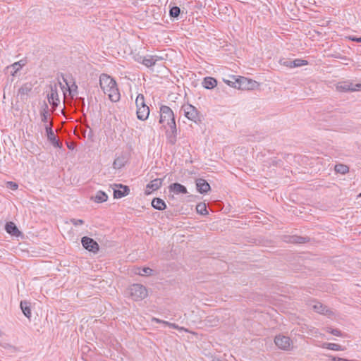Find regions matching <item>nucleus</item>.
I'll use <instances>...</instances> for the list:
<instances>
[{
    "label": "nucleus",
    "mask_w": 361,
    "mask_h": 361,
    "mask_svg": "<svg viewBox=\"0 0 361 361\" xmlns=\"http://www.w3.org/2000/svg\"><path fill=\"white\" fill-rule=\"evenodd\" d=\"M33 85L31 82L24 83L18 90L17 97L23 102L27 101L32 92Z\"/></svg>",
    "instance_id": "0eeeda50"
},
{
    "label": "nucleus",
    "mask_w": 361,
    "mask_h": 361,
    "mask_svg": "<svg viewBox=\"0 0 361 361\" xmlns=\"http://www.w3.org/2000/svg\"><path fill=\"white\" fill-rule=\"evenodd\" d=\"M26 64L25 60H20L18 62H15L13 64L8 66L6 68V71L10 73L12 76L15 77L17 73Z\"/></svg>",
    "instance_id": "9d476101"
},
{
    "label": "nucleus",
    "mask_w": 361,
    "mask_h": 361,
    "mask_svg": "<svg viewBox=\"0 0 361 361\" xmlns=\"http://www.w3.org/2000/svg\"><path fill=\"white\" fill-rule=\"evenodd\" d=\"M152 206L157 210H164L166 208L164 201L160 198H154L152 202Z\"/></svg>",
    "instance_id": "393cba45"
},
{
    "label": "nucleus",
    "mask_w": 361,
    "mask_h": 361,
    "mask_svg": "<svg viewBox=\"0 0 361 361\" xmlns=\"http://www.w3.org/2000/svg\"><path fill=\"white\" fill-rule=\"evenodd\" d=\"M81 243L84 248L92 252H97L99 250L98 243L92 238L85 236L82 238Z\"/></svg>",
    "instance_id": "6e6552de"
},
{
    "label": "nucleus",
    "mask_w": 361,
    "mask_h": 361,
    "mask_svg": "<svg viewBox=\"0 0 361 361\" xmlns=\"http://www.w3.org/2000/svg\"><path fill=\"white\" fill-rule=\"evenodd\" d=\"M135 104H136V107L137 109V108H140V107H143V106H146L147 105L145 104V97H144V95L142 94H139L135 99Z\"/></svg>",
    "instance_id": "c85d7f7f"
},
{
    "label": "nucleus",
    "mask_w": 361,
    "mask_h": 361,
    "mask_svg": "<svg viewBox=\"0 0 361 361\" xmlns=\"http://www.w3.org/2000/svg\"><path fill=\"white\" fill-rule=\"evenodd\" d=\"M169 189L170 192H172L176 195L186 194L188 192L186 188L178 183L171 184L169 187Z\"/></svg>",
    "instance_id": "4468645a"
},
{
    "label": "nucleus",
    "mask_w": 361,
    "mask_h": 361,
    "mask_svg": "<svg viewBox=\"0 0 361 361\" xmlns=\"http://www.w3.org/2000/svg\"><path fill=\"white\" fill-rule=\"evenodd\" d=\"M352 39L357 42H361V37L359 38H353Z\"/></svg>",
    "instance_id": "79ce46f5"
},
{
    "label": "nucleus",
    "mask_w": 361,
    "mask_h": 361,
    "mask_svg": "<svg viewBox=\"0 0 361 361\" xmlns=\"http://www.w3.org/2000/svg\"><path fill=\"white\" fill-rule=\"evenodd\" d=\"M307 64V61L302 59H295L293 61V68L300 67Z\"/></svg>",
    "instance_id": "c9c22d12"
},
{
    "label": "nucleus",
    "mask_w": 361,
    "mask_h": 361,
    "mask_svg": "<svg viewBox=\"0 0 361 361\" xmlns=\"http://www.w3.org/2000/svg\"><path fill=\"white\" fill-rule=\"evenodd\" d=\"M212 361H226L225 360H221V359H219V358H217V357H214Z\"/></svg>",
    "instance_id": "37998d69"
},
{
    "label": "nucleus",
    "mask_w": 361,
    "mask_h": 361,
    "mask_svg": "<svg viewBox=\"0 0 361 361\" xmlns=\"http://www.w3.org/2000/svg\"><path fill=\"white\" fill-rule=\"evenodd\" d=\"M20 306L24 315L26 317L30 318L31 317V310L29 305V302L27 301H21Z\"/></svg>",
    "instance_id": "bb28decb"
},
{
    "label": "nucleus",
    "mask_w": 361,
    "mask_h": 361,
    "mask_svg": "<svg viewBox=\"0 0 361 361\" xmlns=\"http://www.w3.org/2000/svg\"><path fill=\"white\" fill-rule=\"evenodd\" d=\"M180 9L178 6H173L170 9L169 14L171 17L176 18L180 15Z\"/></svg>",
    "instance_id": "72a5a7b5"
},
{
    "label": "nucleus",
    "mask_w": 361,
    "mask_h": 361,
    "mask_svg": "<svg viewBox=\"0 0 361 361\" xmlns=\"http://www.w3.org/2000/svg\"><path fill=\"white\" fill-rule=\"evenodd\" d=\"M236 83L238 84V88L242 90H252L257 86V82L255 81L243 77L236 80Z\"/></svg>",
    "instance_id": "1a4fd4ad"
},
{
    "label": "nucleus",
    "mask_w": 361,
    "mask_h": 361,
    "mask_svg": "<svg viewBox=\"0 0 361 361\" xmlns=\"http://www.w3.org/2000/svg\"><path fill=\"white\" fill-rule=\"evenodd\" d=\"M6 231L12 235L18 236L20 234L17 226L13 222H8L6 224Z\"/></svg>",
    "instance_id": "aec40b11"
},
{
    "label": "nucleus",
    "mask_w": 361,
    "mask_h": 361,
    "mask_svg": "<svg viewBox=\"0 0 361 361\" xmlns=\"http://www.w3.org/2000/svg\"><path fill=\"white\" fill-rule=\"evenodd\" d=\"M163 60L162 57L157 56H147L144 57L142 63L147 67H152L154 66L157 61Z\"/></svg>",
    "instance_id": "2eb2a0df"
},
{
    "label": "nucleus",
    "mask_w": 361,
    "mask_h": 361,
    "mask_svg": "<svg viewBox=\"0 0 361 361\" xmlns=\"http://www.w3.org/2000/svg\"><path fill=\"white\" fill-rule=\"evenodd\" d=\"M291 238H292L291 242L294 243H305V240H304L305 238H302V237L293 236Z\"/></svg>",
    "instance_id": "e433bc0d"
},
{
    "label": "nucleus",
    "mask_w": 361,
    "mask_h": 361,
    "mask_svg": "<svg viewBox=\"0 0 361 361\" xmlns=\"http://www.w3.org/2000/svg\"><path fill=\"white\" fill-rule=\"evenodd\" d=\"M281 64L286 67L293 68V61L290 60H285L284 61L281 62Z\"/></svg>",
    "instance_id": "ea45409f"
},
{
    "label": "nucleus",
    "mask_w": 361,
    "mask_h": 361,
    "mask_svg": "<svg viewBox=\"0 0 361 361\" xmlns=\"http://www.w3.org/2000/svg\"><path fill=\"white\" fill-rule=\"evenodd\" d=\"M196 210H197V213L202 214V215L207 214L208 213L207 210L206 204L204 203L198 204L196 206Z\"/></svg>",
    "instance_id": "7c9ffc66"
},
{
    "label": "nucleus",
    "mask_w": 361,
    "mask_h": 361,
    "mask_svg": "<svg viewBox=\"0 0 361 361\" xmlns=\"http://www.w3.org/2000/svg\"><path fill=\"white\" fill-rule=\"evenodd\" d=\"M197 190L200 193L207 192L210 190L209 184L202 178H198L196 180Z\"/></svg>",
    "instance_id": "f8f14e48"
},
{
    "label": "nucleus",
    "mask_w": 361,
    "mask_h": 361,
    "mask_svg": "<svg viewBox=\"0 0 361 361\" xmlns=\"http://www.w3.org/2000/svg\"><path fill=\"white\" fill-rule=\"evenodd\" d=\"M335 171L337 173H340L341 174H345L349 171V168L346 165L344 164H338L335 166Z\"/></svg>",
    "instance_id": "c756f323"
},
{
    "label": "nucleus",
    "mask_w": 361,
    "mask_h": 361,
    "mask_svg": "<svg viewBox=\"0 0 361 361\" xmlns=\"http://www.w3.org/2000/svg\"><path fill=\"white\" fill-rule=\"evenodd\" d=\"M321 347L322 348H326L334 351H341L345 350V348L341 345L334 343H323Z\"/></svg>",
    "instance_id": "6ab92c4d"
},
{
    "label": "nucleus",
    "mask_w": 361,
    "mask_h": 361,
    "mask_svg": "<svg viewBox=\"0 0 361 361\" xmlns=\"http://www.w3.org/2000/svg\"><path fill=\"white\" fill-rule=\"evenodd\" d=\"M274 343L279 348L283 350H290L292 345L290 338L283 335L276 336L274 338Z\"/></svg>",
    "instance_id": "423d86ee"
},
{
    "label": "nucleus",
    "mask_w": 361,
    "mask_h": 361,
    "mask_svg": "<svg viewBox=\"0 0 361 361\" xmlns=\"http://www.w3.org/2000/svg\"><path fill=\"white\" fill-rule=\"evenodd\" d=\"M360 197H361V193L359 195Z\"/></svg>",
    "instance_id": "a18cd8bd"
},
{
    "label": "nucleus",
    "mask_w": 361,
    "mask_h": 361,
    "mask_svg": "<svg viewBox=\"0 0 361 361\" xmlns=\"http://www.w3.org/2000/svg\"><path fill=\"white\" fill-rule=\"evenodd\" d=\"M336 88L339 92H355L361 90V83L353 84L350 81L338 82Z\"/></svg>",
    "instance_id": "39448f33"
},
{
    "label": "nucleus",
    "mask_w": 361,
    "mask_h": 361,
    "mask_svg": "<svg viewBox=\"0 0 361 361\" xmlns=\"http://www.w3.org/2000/svg\"><path fill=\"white\" fill-rule=\"evenodd\" d=\"M154 320L157 322L165 324L168 325L169 326H170V327H171L173 329H179L178 326L176 325V324L170 323V322H166V321H161V320H160L159 319H154ZM180 329L183 330L184 329L183 328H180Z\"/></svg>",
    "instance_id": "f704fd0d"
},
{
    "label": "nucleus",
    "mask_w": 361,
    "mask_h": 361,
    "mask_svg": "<svg viewBox=\"0 0 361 361\" xmlns=\"http://www.w3.org/2000/svg\"><path fill=\"white\" fill-rule=\"evenodd\" d=\"M203 86L207 89L214 88L217 85L216 79L212 77H206L203 80Z\"/></svg>",
    "instance_id": "5701e85b"
},
{
    "label": "nucleus",
    "mask_w": 361,
    "mask_h": 361,
    "mask_svg": "<svg viewBox=\"0 0 361 361\" xmlns=\"http://www.w3.org/2000/svg\"><path fill=\"white\" fill-rule=\"evenodd\" d=\"M71 221L75 226L82 225L84 224V221L82 219H71Z\"/></svg>",
    "instance_id": "58836bf2"
},
{
    "label": "nucleus",
    "mask_w": 361,
    "mask_h": 361,
    "mask_svg": "<svg viewBox=\"0 0 361 361\" xmlns=\"http://www.w3.org/2000/svg\"><path fill=\"white\" fill-rule=\"evenodd\" d=\"M119 189L114 190V197L115 198H121L129 194L130 189L128 186L119 185Z\"/></svg>",
    "instance_id": "f3484780"
},
{
    "label": "nucleus",
    "mask_w": 361,
    "mask_h": 361,
    "mask_svg": "<svg viewBox=\"0 0 361 361\" xmlns=\"http://www.w3.org/2000/svg\"><path fill=\"white\" fill-rule=\"evenodd\" d=\"M161 178H156L147 185L146 193L150 194L152 191L158 190L162 185Z\"/></svg>",
    "instance_id": "ddd939ff"
},
{
    "label": "nucleus",
    "mask_w": 361,
    "mask_h": 361,
    "mask_svg": "<svg viewBox=\"0 0 361 361\" xmlns=\"http://www.w3.org/2000/svg\"><path fill=\"white\" fill-rule=\"evenodd\" d=\"M180 111L188 120L195 123L201 121V114L194 106L189 104H183Z\"/></svg>",
    "instance_id": "20e7f679"
},
{
    "label": "nucleus",
    "mask_w": 361,
    "mask_h": 361,
    "mask_svg": "<svg viewBox=\"0 0 361 361\" xmlns=\"http://www.w3.org/2000/svg\"><path fill=\"white\" fill-rule=\"evenodd\" d=\"M95 202H104L108 199V195L103 191H98L96 195L91 197Z\"/></svg>",
    "instance_id": "4be33fe9"
},
{
    "label": "nucleus",
    "mask_w": 361,
    "mask_h": 361,
    "mask_svg": "<svg viewBox=\"0 0 361 361\" xmlns=\"http://www.w3.org/2000/svg\"><path fill=\"white\" fill-rule=\"evenodd\" d=\"M126 164V159L124 156L118 157L113 163V167L115 169H120Z\"/></svg>",
    "instance_id": "b1692460"
},
{
    "label": "nucleus",
    "mask_w": 361,
    "mask_h": 361,
    "mask_svg": "<svg viewBox=\"0 0 361 361\" xmlns=\"http://www.w3.org/2000/svg\"><path fill=\"white\" fill-rule=\"evenodd\" d=\"M326 332L330 333L332 335L336 336H340V337L344 336V335L342 334V332L337 329H332L331 327H327L326 329Z\"/></svg>",
    "instance_id": "473e14b6"
},
{
    "label": "nucleus",
    "mask_w": 361,
    "mask_h": 361,
    "mask_svg": "<svg viewBox=\"0 0 361 361\" xmlns=\"http://www.w3.org/2000/svg\"><path fill=\"white\" fill-rule=\"evenodd\" d=\"M128 293L135 301L142 300L148 295L147 288L143 285L138 283L130 286L128 288Z\"/></svg>",
    "instance_id": "7ed1b4c3"
},
{
    "label": "nucleus",
    "mask_w": 361,
    "mask_h": 361,
    "mask_svg": "<svg viewBox=\"0 0 361 361\" xmlns=\"http://www.w3.org/2000/svg\"><path fill=\"white\" fill-rule=\"evenodd\" d=\"M44 123L45 130H47V128H52V123L51 122H49V123Z\"/></svg>",
    "instance_id": "a19ab883"
},
{
    "label": "nucleus",
    "mask_w": 361,
    "mask_h": 361,
    "mask_svg": "<svg viewBox=\"0 0 361 361\" xmlns=\"http://www.w3.org/2000/svg\"><path fill=\"white\" fill-rule=\"evenodd\" d=\"M159 123L166 130L167 141L171 145L177 141V128L173 111L168 106L162 105L160 107Z\"/></svg>",
    "instance_id": "f257e3e1"
},
{
    "label": "nucleus",
    "mask_w": 361,
    "mask_h": 361,
    "mask_svg": "<svg viewBox=\"0 0 361 361\" xmlns=\"http://www.w3.org/2000/svg\"><path fill=\"white\" fill-rule=\"evenodd\" d=\"M219 322V319L216 315H209L207 316L204 319V323L206 325L209 326H214L218 325Z\"/></svg>",
    "instance_id": "a878e982"
},
{
    "label": "nucleus",
    "mask_w": 361,
    "mask_h": 361,
    "mask_svg": "<svg viewBox=\"0 0 361 361\" xmlns=\"http://www.w3.org/2000/svg\"><path fill=\"white\" fill-rule=\"evenodd\" d=\"M18 184L16 183H14V182H12V181H9L7 183V188H10L11 190H16L18 189Z\"/></svg>",
    "instance_id": "4c0bfd02"
},
{
    "label": "nucleus",
    "mask_w": 361,
    "mask_h": 361,
    "mask_svg": "<svg viewBox=\"0 0 361 361\" xmlns=\"http://www.w3.org/2000/svg\"><path fill=\"white\" fill-rule=\"evenodd\" d=\"M313 310L319 314H327L329 312H331V311L328 309V307L323 304L317 302L312 305Z\"/></svg>",
    "instance_id": "a211bd4d"
},
{
    "label": "nucleus",
    "mask_w": 361,
    "mask_h": 361,
    "mask_svg": "<svg viewBox=\"0 0 361 361\" xmlns=\"http://www.w3.org/2000/svg\"><path fill=\"white\" fill-rule=\"evenodd\" d=\"M48 102L52 104L53 107L55 108L57 106L58 103L59 102L57 87L56 85L54 86H51L50 92L47 95Z\"/></svg>",
    "instance_id": "9b49d317"
},
{
    "label": "nucleus",
    "mask_w": 361,
    "mask_h": 361,
    "mask_svg": "<svg viewBox=\"0 0 361 361\" xmlns=\"http://www.w3.org/2000/svg\"><path fill=\"white\" fill-rule=\"evenodd\" d=\"M140 271L139 272H135L136 274L140 275V276H150L152 274L153 270L149 267H145L140 270V269H138Z\"/></svg>",
    "instance_id": "2f4dec72"
},
{
    "label": "nucleus",
    "mask_w": 361,
    "mask_h": 361,
    "mask_svg": "<svg viewBox=\"0 0 361 361\" xmlns=\"http://www.w3.org/2000/svg\"><path fill=\"white\" fill-rule=\"evenodd\" d=\"M137 117L139 120L145 121L149 115V108L148 106L140 107L137 109Z\"/></svg>",
    "instance_id": "dca6fc26"
},
{
    "label": "nucleus",
    "mask_w": 361,
    "mask_h": 361,
    "mask_svg": "<svg viewBox=\"0 0 361 361\" xmlns=\"http://www.w3.org/2000/svg\"><path fill=\"white\" fill-rule=\"evenodd\" d=\"M46 133L48 140L53 144V145L55 147H59V142L56 140V137L52 130V128H47Z\"/></svg>",
    "instance_id": "412c9836"
},
{
    "label": "nucleus",
    "mask_w": 361,
    "mask_h": 361,
    "mask_svg": "<svg viewBox=\"0 0 361 361\" xmlns=\"http://www.w3.org/2000/svg\"><path fill=\"white\" fill-rule=\"evenodd\" d=\"M79 100L80 101V102H82V104H84V103H85L84 98L80 97Z\"/></svg>",
    "instance_id": "c03bdc74"
},
{
    "label": "nucleus",
    "mask_w": 361,
    "mask_h": 361,
    "mask_svg": "<svg viewBox=\"0 0 361 361\" xmlns=\"http://www.w3.org/2000/svg\"><path fill=\"white\" fill-rule=\"evenodd\" d=\"M41 120L43 123H48V116H49V106L47 104H44L42 106V111L40 112Z\"/></svg>",
    "instance_id": "cd10ccee"
},
{
    "label": "nucleus",
    "mask_w": 361,
    "mask_h": 361,
    "mask_svg": "<svg viewBox=\"0 0 361 361\" xmlns=\"http://www.w3.org/2000/svg\"><path fill=\"white\" fill-rule=\"evenodd\" d=\"M99 85L104 93L108 95L109 99L116 102L119 101L121 95L116 81L106 74H102L99 77Z\"/></svg>",
    "instance_id": "f03ea898"
}]
</instances>
